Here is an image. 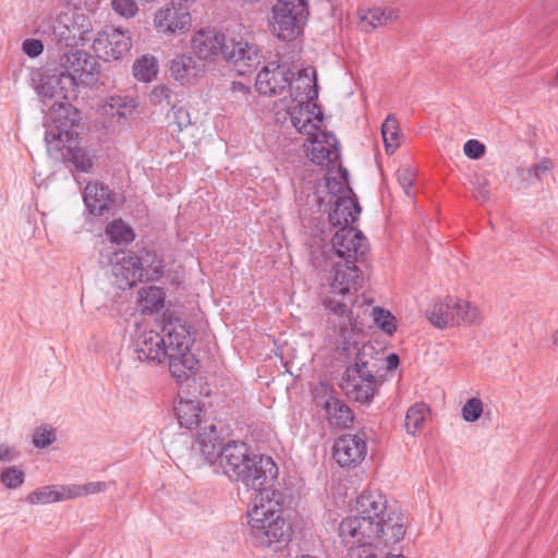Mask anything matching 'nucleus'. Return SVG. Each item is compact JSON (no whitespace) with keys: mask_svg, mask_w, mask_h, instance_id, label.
<instances>
[{"mask_svg":"<svg viewBox=\"0 0 558 558\" xmlns=\"http://www.w3.org/2000/svg\"><path fill=\"white\" fill-rule=\"evenodd\" d=\"M161 338H163L167 357L184 356L190 350V329L180 318L163 315Z\"/></svg>","mask_w":558,"mask_h":558,"instance_id":"14","label":"nucleus"},{"mask_svg":"<svg viewBox=\"0 0 558 558\" xmlns=\"http://www.w3.org/2000/svg\"><path fill=\"white\" fill-rule=\"evenodd\" d=\"M172 122L177 126V131H182L191 124L190 112L183 106L172 105L171 107Z\"/></svg>","mask_w":558,"mask_h":558,"instance_id":"48","label":"nucleus"},{"mask_svg":"<svg viewBox=\"0 0 558 558\" xmlns=\"http://www.w3.org/2000/svg\"><path fill=\"white\" fill-rule=\"evenodd\" d=\"M192 25L189 7L171 0V3L157 10L154 26L160 34L170 36L186 33Z\"/></svg>","mask_w":558,"mask_h":558,"instance_id":"11","label":"nucleus"},{"mask_svg":"<svg viewBox=\"0 0 558 558\" xmlns=\"http://www.w3.org/2000/svg\"><path fill=\"white\" fill-rule=\"evenodd\" d=\"M32 80L37 82L35 89L45 105L54 100L51 105L56 108L59 102H70L77 96L74 80L64 76L58 69L45 73L36 72Z\"/></svg>","mask_w":558,"mask_h":558,"instance_id":"9","label":"nucleus"},{"mask_svg":"<svg viewBox=\"0 0 558 558\" xmlns=\"http://www.w3.org/2000/svg\"><path fill=\"white\" fill-rule=\"evenodd\" d=\"M57 440L56 429L48 426H39L34 430L33 445L36 448L44 449Z\"/></svg>","mask_w":558,"mask_h":558,"instance_id":"46","label":"nucleus"},{"mask_svg":"<svg viewBox=\"0 0 558 558\" xmlns=\"http://www.w3.org/2000/svg\"><path fill=\"white\" fill-rule=\"evenodd\" d=\"M368 252L367 239L352 226L339 228L331 239V246L312 252L313 266L324 274L330 292L347 294L362 288L363 274L356 266L364 262Z\"/></svg>","mask_w":558,"mask_h":558,"instance_id":"1","label":"nucleus"},{"mask_svg":"<svg viewBox=\"0 0 558 558\" xmlns=\"http://www.w3.org/2000/svg\"><path fill=\"white\" fill-rule=\"evenodd\" d=\"M324 286L327 288L328 294L323 299V305L330 311L336 316H343L347 308L348 303L344 301L347 296H351L356 291L352 290L350 293L347 294H335L330 292V287L328 282L324 279Z\"/></svg>","mask_w":558,"mask_h":558,"instance_id":"40","label":"nucleus"},{"mask_svg":"<svg viewBox=\"0 0 558 558\" xmlns=\"http://www.w3.org/2000/svg\"><path fill=\"white\" fill-rule=\"evenodd\" d=\"M428 412V407L423 402L412 405L408 410L404 420L407 432L414 436L418 430H421Z\"/></svg>","mask_w":558,"mask_h":558,"instance_id":"37","label":"nucleus"},{"mask_svg":"<svg viewBox=\"0 0 558 558\" xmlns=\"http://www.w3.org/2000/svg\"><path fill=\"white\" fill-rule=\"evenodd\" d=\"M51 108V121L46 123L45 142L49 151H60L64 143L74 141L77 137L75 128L81 121V112L70 102H59L58 107Z\"/></svg>","mask_w":558,"mask_h":558,"instance_id":"7","label":"nucleus"},{"mask_svg":"<svg viewBox=\"0 0 558 558\" xmlns=\"http://www.w3.org/2000/svg\"><path fill=\"white\" fill-rule=\"evenodd\" d=\"M225 446L221 432L217 430L213 422L204 421V425L196 433L192 449L199 453L203 463L214 464L225 457Z\"/></svg>","mask_w":558,"mask_h":558,"instance_id":"16","label":"nucleus"},{"mask_svg":"<svg viewBox=\"0 0 558 558\" xmlns=\"http://www.w3.org/2000/svg\"><path fill=\"white\" fill-rule=\"evenodd\" d=\"M381 136L387 154H393L401 144L399 122L393 114H389L381 124Z\"/></svg>","mask_w":558,"mask_h":558,"instance_id":"32","label":"nucleus"},{"mask_svg":"<svg viewBox=\"0 0 558 558\" xmlns=\"http://www.w3.org/2000/svg\"><path fill=\"white\" fill-rule=\"evenodd\" d=\"M19 456V452L7 444L0 445V462L10 463L14 461Z\"/></svg>","mask_w":558,"mask_h":558,"instance_id":"54","label":"nucleus"},{"mask_svg":"<svg viewBox=\"0 0 558 558\" xmlns=\"http://www.w3.org/2000/svg\"><path fill=\"white\" fill-rule=\"evenodd\" d=\"M131 37L121 28L107 26L93 41L94 50L106 60L122 59L131 49Z\"/></svg>","mask_w":558,"mask_h":558,"instance_id":"15","label":"nucleus"},{"mask_svg":"<svg viewBox=\"0 0 558 558\" xmlns=\"http://www.w3.org/2000/svg\"><path fill=\"white\" fill-rule=\"evenodd\" d=\"M137 105L138 102L132 97L110 96L102 105V112L120 121L121 119L129 118L134 112Z\"/></svg>","mask_w":558,"mask_h":558,"instance_id":"28","label":"nucleus"},{"mask_svg":"<svg viewBox=\"0 0 558 558\" xmlns=\"http://www.w3.org/2000/svg\"><path fill=\"white\" fill-rule=\"evenodd\" d=\"M310 14L307 0H278L272 8V34L283 41H292L302 34Z\"/></svg>","mask_w":558,"mask_h":558,"instance_id":"6","label":"nucleus"},{"mask_svg":"<svg viewBox=\"0 0 558 558\" xmlns=\"http://www.w3.org/2000/svg\"><path fill=\"white\" fill-rule=\"evenodd\" d=\"M149 101L154 106H162L167 105L172 107V105H175L179 102L178 100V94L174 93L168 85L159 84L156 85L150 94H149Z\"/></svg>","mask_w":558,"mask_h":558,"instance_id":"42","label":"nucleus"},{"mask_svg":"<svg viewBox=\"0 0 558 558\" xmlns=\"http://www.w3.org/2000/svg\"><path fill=\"white\" fill-rule=\"evenodd\" d=\"M353 536L350 539H341L348 546L345 558H383V550L393 545L379 544L372 537Z\"/></svg>","mask_w":558,"mask_h":558,"instance_id":"24","label":"nucleus"},{"mask_svg":"<svg viewBox=\"0 0 558 558\" xmlns=\"http://www.w3.org/2000/svg\"><path fill=\"white\" fill-rule=\"evenodd\" d=\"M64 500V493L56 489L54 486H44L29 493L26 501L32 505H47Z\"/></svg>","mask_w":558,"mask_h":558,"instance_id":"39","label":"nucleus"},{"mask_svg":"<svg viewBox=\"0 0 558 558\" xmlns=\"http://www.w3.org/2000/svg\"><path fill=\"white\" fill-rule=\"evenodd\" d=\"M84 488V496L100 493L106 490L107 485L104 482H90L82 485Z\"/></svg>","mask_w":558,"mask_h":558,"instance_id":"57","label":"nucleus"},{"mask_svg":"<svg viewBox=\"0 0 558 558\" xmlns=\"http://www.w3.org/2000/svg\"><path fill=\"white\" fill-rule=\"evenodd\" d=\"M337 192L339 195L330 209L328 220L333 227L352 226L357 221L361 213L359 202L355 196L349 195L352 193L350 186L341 185Z\"/></svg>","mask_w":558,"mask_h":558,"instance_id":"17","label":"nucleus"},{"mask_svg":"<svg viewBox=\"0 0 558 558\" xmlns=\"http://www.w3.org/2000/svg\"><path fill=\"white\" fill-rule=\"evenodd\" d=\"M191 47L202 61H215L221 57L231 63L240 75L252 73L260 63L257 46L240 38L228 39L223 32L215 27H203L195 32Z\"/></svg>","mask_w":558,"mask_h":558,"instance_id":"3","label":"nucleus"},{"mask_svg":"<svg viewBox=\"0 0 558 558\" xmlns=\"http://www.w3.org/2000/svg\"><path fill=\"white\" fill-rule=\"evenodd\" d=\"M167 359L169 360V371L178 381L186 380L197 369L198 362L189 354Z\"/></svg>","mask_w":558,"mask_h":558,"instance_id":"34","label":"nucleus"},{"mask_svg":"<svg viewBox=\"0 0 558 558\" xmlns=\"http://www.w3.org/2000/svg\"><path fill=\"white\" fill-rule=\"evenodd\" d=\"M374 350L372 344H363L355 354L354 365L347 368L344 376L349 377L353 375L364 380H376L375 373L377 371V363L373 357Z\"/></svg>","mask_w":558,"mask_h":558,"instance_id":"25","label":"nucleus"},{"mask_svg":"<svg viewBox=\"0 0 558 558\" xmlns=\"http://www.w3.org/2000/svg\"><path fill=\"white\" fill-rule=\"evenodd\" d=\"M374 320L387 335L392 336L397 331L396 317L383 307H374Z\"/></svg>","mask_w":558,"mask_h":558,"instance_id":"43","label":"nucleus"},{"mask_svg":"<svg viewBox=\"0 0 558 558\" xmlns=\"http://www.w3.org/2000/svg\"><path fill=\"white\" fill-rule=\"evenodd\" d=\"M106 234L111 242L117 244H128L135 239L133 229L122 219H114L108 223L106 227Z\"/></svg>","mask_w":558,"mask_h":558,"instance_id":"36","label":"nucleus"},{"mask_svg":"<svg viewBox=\"0 0 558 558\" xmlns=\"http://www.w3.org/2000/svg\"><path fill=\"white\" fill-rule=\"evenodd\" d=\"M463 151L471 159H480L485 154V145L477 140H469L463 146Z\"/></svg>","mask_w":558,"mask_h":558,"instance_id":"52","label":"nucleus"},{"mask_svg":"<svg viewBox=\"0 0 558 558\" xmlns=\"http://www.w3.org/2000/svg\"><path fill=\"white\" fill-rule=\"evenodd\" d=\"M311 161L318 166L335 165L340 159V145L331 133H322V140L315 138L307 151Z\"/></svg>","mask_w":558,"mask_h":558,"instance_id":"23","label":"nucleus"},{"mask_svg":"<svg viewBox=\"0 0 558 558\" xmlns=\"http://www.w3.org/2000/svg\"><path fill=\"white\" fill-rule=\"evenodd\" d=\"M140 305L143 313L153 314L163 307L165 292L159 287H147L140 291Z\"/></svg>","mask_w":558,"mask_h":558,"instance_id":"33","label":"nucleus"},{"mask_svg":"<svg viewBox=\"0 0 558 558\" xmlns=\"http://www.w3.org/2000/svg\"><path fill=\"white\" fill-rule=\"evenodd\" d=\"M399 17V10L395 8H373L362 16V23L366 32H372L378 26L386 25Z\"/></svg>","mask_w":558,"mask_h":558,"instance_id":"30","label":"nucleus"},{"mask_svg":"<svg viewBox=\"0 0 558 558\" xmlns=\"http://www.w3.org/2000/svg\"><path fill=\"white\" fill-rule=\"evenodd\" d=\"M58 70L64 76L73 78L77 87L80 83L89 85L96 81L98 63L86 51L72 48L61 53Z\"/></svg>","mask_w":558,"mask_h":558,"instance_id":"10","label":"nucleus"},{"mask_svg":"<svg viewBox=\"0 0 558 558\" xmlns=\"http://www.w3.org/2000/svg\"><path fill=\"white\" fill-rule=\"evenodd\" d=\"M25 474L16 466H8L0 473V482L10 489H16L24 483Z\"/></svg>","mask_w":558,"mask_h":558,"instance_id":"45","label":"nucleus"},{"mask_svg":"<svg viewBox=\"0 0 558 558\" xmlns=\"http://www.w3.org/2000/svg\"><path fill=\"white\" fill-rule=\"evenodd\" d=\"M111 7L116 13L126 19L133 17L138 11L135 0H111Z\"/></svg>","mask_w":558,"mask_h":558,"instance_id":"49","label":"nucleus"},{"mask_svg":"<svg viewBox=\"0 0 558 558\" xmlns=\"http://www.w3.org/2000/svg\"><path fill=\"white\" fill-rule=\"evenodd\" d=\"M315 119L318 121V122H322L323 121V112L319 110L318 113L315 116Z\"/></svg>","mask_w":558,"mask_h":558,"instance_id":"61","label":"nucleus"},{"mask_svg":"<svg viewBox=\"0 0 558 558\" xmlns=\"http://www.w3.org/2000/svg\"><path fill=\"white\" fill-rule=\"evenodd\" d=\"M116 194L101 182H89L83 193L87 210L95 216H102L113 207Z\"/></svg>","mask_w":558,"mask_h":558,"instance_id":"21","label":"nucleus"},{"mask_svg":"<svg viewBox=\"0 0 558 558\" xmlns=\"http://www.w3.org/2000/svg\"><path fill=\"white\" fill-rule=\"evenodd\" d=\"M298 81L303 83V97L296 93L293 99L300 102H312L318 98L317 74L314 69H302L299 72Z\"/></svg>","mask_w":558,"mask_h":558,"instance_id":"31","label":"nucleus"},{"mask_svg":"<svg viewBox=\"0 0 558 558\" xmlns=\"http://www.w3.org/2000/svg\"><path fill=\"white\" fill-rule=\"evenodd\" d=\"M386 362H387V369L390 371V369H395L398 367V365L400 363V359H399L398 354L390 353L389 355H387Z\"/></svg>","mask_w":558,"mask_h":558,"instance_id":"59","label":"nucleus"},{"mask_svg":"<svg viewBox=\"0 0 558 558\" xmlns=\"http://www.w3.org/2000/svg\"><path fill=\"white\" fill-rule=\"evenodd\" d=\"M397 179L400 186L403 189L408 196H412L411 189L414 184V173L409 168L399 169L397 171Z\"/></svg>","mask_w":558,"mask_h":558,"instance_id":"50","label":"nucleus"},{"mask_svg":"<svg viewBox=\"0 0 558 558\" xmlns=\"http://www.w3.org/2000/svg\"><path fill=\"white\" fill-rule=\"evenodd\" d=\"M553 169V162L549 158H543L539 162L534 163L530 168L521 170L523 179L533 181H539L544 174H547Z\"/></svg>","mask_w":558,"mask_h":558,"instance_id":"44","label":"nucleus"},{"mask_svg":"<svg viewBox=\"0 0 558 558\" xmlns=\"http://www.w3.org/2000/svg\"><path fill=\"white\" fill-rule=\"evenodd\" d=\"M320 389L326 395V398H320L317 395L316 400L317 404L325 410L328 423L343 428L351 427L354 415L349 405L332 395H328V392H332V389L327 384L322 383Z\"/></svg>","mask_w":558,"mask_h":558,"instance_id":"19","label":"nucleus"},{"mask_svg":"<svg viewBox=\"0 0 558 558\" xmlns=\"http://www.w3.org/2000/svg\"><path fill=\"white\" fill-rule=\"evenodd\" d=\"M137 360L144 362L161 363L167 357L163 338L161 333L148 330L142 332L135 343Z\"/></svg>","mask_w":558,"mask_h":558,"instance_id":"22","label":"nucleus"},{"mask_svg":"<svg viewBox=\"0 0 558 558\" xmlns=\"http://www.w3.org/2000/svg\"><path fill=\"white\" fill-rule=\"evenodd\" d=\"M339 171L341 173V178L343 179V183H340V182H337L336 179H327V187L330 190L331 193L336 194V191H335V187L338 186V189L343 185V186H349L348 185V177H349V173H348V170L345 168H342L340 167L339 168Z\"/></svg>","mask_w":558,"mask_h":558,"instance_id":"55","label":"nucleus"},{"mask_svg":"<svg viewBox=\"0 0 558 558\" xmlns=\"http://www.w3.org/2000/svg\"><path fill=\"white\" fill-rule=\"evenodd\" d=\"M483 413V402L478 398L469 399L462 407V417L469 423L476 422Z\"/></svg>","mask_w":558,"mask_h":558,"instance_id":"47","label":"nucleus"},{"mask_svg":"<svg viewBox=\"0 0 558 558\" xmlns=\"http://www.w3.org/2000/svg\"><path fill=\"white\" fill-rule=\"evenodd\" d=\"M367 453L365 434H344L332 446V457L342 468H355L362 463Z\"/></svg>","mask_w":558,"mask_h":558,"instance_id":"13","label":"nucleus"},{"mask_svg":"<svg viewBox=\"0 0 558 558\" xmlns=\"http://www.w3.org/2000/svg\"><path fill=\"white\" fill-rule=\"evenodd\" d=\"M174 1L178 2V3H182V4L186 5V3L194 2L195 0H174Z\"/></svg>","mask_w":558,"mask_h":558,"instance_id":"62","label":"nucleus"},{"mask_svg":"<svg viewBox=\"0 0 558 558\" xmlns=\"http://www.w3.org/2000/svg\"><path fill=\"white\" fill-rule=\"evenodd\" d=\"M341 388L345 395L362 404L372 401L375 393L376 380L363 379L360 377L343 376Z\"/></svg>","mask_w":558,"mask_h":558,"instance_id":"26","label":"nucleus"},{"mask_svg":"<svg viewBox=\"0 0 558 558\" xmlns=\"http://www.w3.org/2000/svg\"><path fill=\"white\" fill-rule=\"evenodd\" d=\"M256 502L248 512L250 535L255 546L280 549L288 544L291 526L282 515V494L268 488L256 494Z\"/></svg>","mask_w":558,"mask_h":558,"instance_id":"5","label":"nucleus"},{"mask_svg":"<svg viewBox=\"0 0 558 558\" xmlns=\"http://www.w3.org/2000/svg\"><path fill=\"white\" fill-rule=\"evenodd\" d=\"M60 492L64 493V500L84 496V488L82 485L62 487Z\"/></svg>","mask_w":558,"mask_h":558,"instance_id":"56","label":"nucleus"},{"mask_svg":"<svg viewBox=\"0 0 558 558\" xmlns=\"http://www.w3.org/2000/svg\"><path fill=\"white\" fill-rule=\"evenodd\" d=\"M356 515L343 519L338 529L341 539L362 535L379 544L396 545L405 535V517L388 507L378 490H364L356 499Z\"/></svg>","mask_w":558,"mask_h":558,"instance_id":"2","label":"nucleus"},{"mask_svg":"<svg viewBox=\"0 0 558 558\" xmlns=\"http://www.w3.org/2000/svg\"><path fill=\"white\" fill-rule=\"evenodd\" d=\"M111 264L112 274L118 279L120 287L131 288L143 281V269L138 267L141 259H138L136 253L132 251L117 252Z\"/></svg>","mask_w":558,"mask_h":558,"instance_id":"18","label":"nucleus"},{"mask_svg":"<svg viewBox=\"0 0 558 558\" xmlns=\"http://www.w3.org/2000/svg\"><path fill=\"white\" fill-rule=\"evenodd\" d=\"M174 412L182 427L187 429L198 427L199 429L204 425V421L201 418L203 408L199 401L181 399L177 402Z\"/></svg>","mask_w":558,"mask_h":558,"instance_id":"27","label":"nucleus"},{"mask_svg":"<svg viewBox=\"0 0 558 558\" xmlns=\"http://www.w3.org/2000/svg\"><path fill=\"white\" fill-rule=\"evenodd\" d=\"M68 4L74 7L75 9L85 8L87 10H93L96 5V0H65Z\"/></svg>","mask_w":558,"mask_h":558,"instance_id":"58","label":"nucleus"},{"mask_svg":"<svg viewBox=\"0 0 558 558\" xmlns=\"http://www.w3.org/2000/svg\"><path fill=\"white\" fill-rule=\"evenodd\" d=\"M53 39L60 46L64 47L66 50L74 48L77 43V35L75 27H70L68 24L63 23L62 20H57L53 29H52Z\"/></svg>","mask_w":558,"mask_h":558,"instance_id":"38","label":"nucleus"},{"mask_svg":"<svg viewBox=\"0 0 558 558\" xmlns=\"http://www.w3.org/2000/svg\"><path fill=\"white\" fill-rule=\"evenodd\" d=\"M141 264L138 267L143 269V281H155L163 275V262L155 251L143 248L137 254Z\"/></svg>","mask_w":558,"mask_h":558,"instance_id":"29","label":"nucleus"},{"mask_svg":"<svg viewBox=\"0 0 558 558\" xmlns=\"http://www.w3.org/2000/svg\"><path fill=\"white\" fill-rule=\"evenodd\" d=\"M169 70L171 76L182 85L194 84L206 72L204 61L191 53L175 56L170 61Z\"/></svg>","mask_w":558,"mask_h":558,"instance_id":"20","label":"nucleus"},{"mask_svg":"<svg viewBox=\"0 0 558 558\" xmlns=\"http://www.w3.org/2000/svg\"><path fill=\"white\" fill-rule=\"evenodd\" d=\"M426 317L433 326L444 329L461 324L473 325L477 323L480 313L477 307L468 301L446 296L426 310Z\"/></svg>","mask_w":558,"mask_h":558,"instance_id":"8","label":"nucleus"},{"mask_svg":"<svg viewBox=\"0 0 558 558\" xmlns=\"http://www.w3.org/2000/svg\"><path fill=\"white\" fill-rule=\"evenodd\" d=\"M22 50L29 58H36L43 53L44 44L40 39H25L22 44Z\"/></svg>","mask_w":558,"mask_h":558,"instance_id":"53","label":"nucleus"},{"mask_svg":"<svg viewBox=\"0 0 558 558\" xmlns=\"http://www.w3.org/2000/svg\"><path fill=\"white\" fill-rule=\"evenodd\" d=\"M292 124L300 133L304 134H311L312 129H317L318 126L316 124L312 123L310 112H307L306 118H302V112H299V116L292 114L291 116Z\"/></svg>","mask_w":558,"mask_h":558,"instance_id":"51","label":"nucleus"},{"mask_svg":"<svg viewBox=\"0 0 558 558\" xmlns=\"http://www.w3.org/2000/svg\"><path fill=\"white\" fill-rule=\"evenodd\" d=\"M158 73V62L153 56H143L133 64V75L142 82L153 81Z\"/></svg>","mask_w":558,"mask_h":558,"instance_id":"35","label":"nucleus"},{"mask_svg":"<svg viewBox=\"0 0 558 558\" xmlns=\"http://www.w3.org/2000/svg\"><path fill=\"white\" fill-rule=\"evenodd\" d=\"M294 73L287 63L271 62L257 74L255 87L260 95H280L291 87Z\"/></svg>","mask_w":558,"mask_h":558,"instance_id":"12","label":"nucleus"},{"mask_svg":"<svg viewBox=\"0 0 558 558\" xmlns=\"http://www.w3.org/2000/svg\"><path fill=\"white\" fill-rule=\"evenodd\" d=\"M229 478L241 482L256 494L271 488L278 476V466L271 457L256 454L242 441H229L220 462Z\"/></svg>","mask_w":558,"mask_h":558,"instance_id":"4","label":"nucleus"},{"mask_svg":"<svg viewBox=\"0 0 558 558\" xmlns=\"http://www.w3.org/2000/svg\"><path fill=\"white\" fill-rule=\"evenodd\" d=\"M555 85H558V71H557V74H556V77H555Z\"/></svg>","mask_w":558,"mask_h":558,"instance_id":"63","label":"nucleus"},{"mask_svg":"<svg viewBox=\"0 0 558 558\" xmlns=\"http://www.w3.org/2000/svg\"><path fill=\"white\" fill-rule=\"evenodd\" d=\"M63 148L65 149L64 161L71 163L77 171L87 172L92 168L93 161L83 149L65 145Z\"/></svg>","mask_w":558,"mask_h":558,"instance_id":"41","label":"nucleus"},{"mask_svg":"<svg viewBox=\"0 0 558 558\" xmlns=\"http://www.w3.org/2000/svg\"><path fill=\"white\" fill-rule=\"evenodd\" d=\"M553 341H554V344L558 345V329L555 331V333L553 336Z\"/></svg>","mask_w":558,"mask_h":558,"instance_id":"60","label":"nucleus"}]
</instances>
